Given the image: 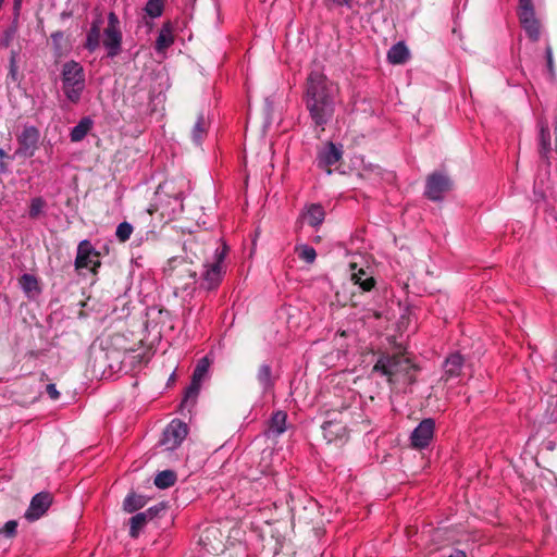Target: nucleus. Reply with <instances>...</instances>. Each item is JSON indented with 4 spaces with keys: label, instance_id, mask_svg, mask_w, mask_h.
<instances>
[{
    "label": "nucleus",
    "instance_id": "nucleus-30",
    "mask_svg": "<svg viewBox=\"0 0 557 557\" xmlns=\"http://www.w3.org/2000/svg\"><path fill=\"white\" fill-rule=\"evenodd\" d=\"M17 53L15 51H11L10 64H9V73L7 75V83L18 85L21 81V75L18 72V66L16 63Z\"/></svg>",
    "mask_w": 557,
    "mask_h": 557
},
{
    "label": "nucleus",
    "instance_id": "nucleus-17",
    "mask_svg": "<svg viewBox=\"0 0 557 557\" xmlns=\"http://www.w3.org/2000/svg\"><path fill=\"white\" fill-rule=\"evenodd\" d=\"M343 158V150L336 147L333 143H327L326 146L319 151L318 162L319 166L326 170L329 174L339 169V161Z\"/></svg>",
    "mask_w": 557,
    "mask_h": 557
},
{
    "label": "nucleus",
    "instance_id": "nucleus-23",
    "mask_svg": "<svg viewBox=\"0 0 557 557\" xmlns=\"http://www.w3.org/2000/svg\"><path fill=\"white\" fill-rule=\"evenodd\" d=\"M409 58V50L404 42H397L387 52V60L392 64H403Z\"/></svg>",
    "mask_w": 557,
    "mask_h": 557
},
{
    "label": "nucleus",
    "instance_id": "nucleus-36",
    "mask_svg": "<svg viewBox=\"0 0 557 557\" xmlns=\"http://www.w3.org/2000/svg\"><path fill=\"white\" fill-rule=\"evenodd\" d=\"M17 525L18 524L16 520H10L5 522L4 525L0 529V534L9 539L15 537L17 532Z\"/></svg>",
    "mask_w": 557,
    "mask_h": 557
},
{
    "label": "nucleus",
    "instance_id": "nucleus-10",
    "mask_svg": "<svg viewBox=\"0 0 557 557\" xmlns=\"http://www.w3.org/2000/svg\"><path fill=\"white\" fill-rule=\"evenodd\" d=\"M18 148L15 151L16 154L24 158H32L39 146L40 132L36 126L25 125L16 136Z\"/></svg>",
    "mask_w": 557,
    "mask_h": 557
},
{
    "label": "nucleus",
    "instance_id": "nucleus-5",
    "mask_svg": "<svg viewBox=\"0 0 557 557\" xmlns=\"http://www.w3.org/2000/svg\"><path fill=\"white\" fill-rule=\"evenodd\" d=\"M164 272L174 283H181L184 289H186L191 282H195L197 276L194 262L186 260L184 257H173L169 259Z\"/></svg>",
    "mask_w": 557,
    "mask_h": 557
},
{
    "label": "nucleus",
    "instance_id": "nucleus-43",
    "mask_svg": "<svg viewBox=\"0 0 557 557\" xmlns=\"http://www.w3.org/2000/svg\"><path fill=\"white\" fill-rule=\"evenodd\" d=\"M442 557H467L466 553L461 549H451L448 555L443 554Z\"/></svg>",
    "mask_w": 557,
    "mask_h": 557
},
{
    "label": "nucleus",
    "instance_id": "nucleus-35",
    "mask_svg": "<svg viewBox=\"0 0 557 557\" xmlns=\"http://www.w3.org/2000/svg\"><path fill=\"white\" fill-rule=\"evenodd\" d=\"M206 133L203 116L199 115L193 129L194 141L199 144Z\"/></svg>",
    "mask_w": 557,
    "mask_h": 557
},
{
    "label": "nucleus",
    "instance_id": "nucleus-42",
    "mask_svg": "<svg viewBox=\"0 0 557 557\" xmlns=\"http://www.w3.org/2000/svg\"><path fill=\"white\" fill-rule=\"evenodd\" d=\"M14 33H15V29H13V28H10V29H8V30L5 32V36H4V38L1 40V45H2L3 47H5V48H7V47H9L10 41L12 40V37H13Z\"/></svg>",
    "mask_w": 557,
    "mask_h": 557
},
{
    "label": "nucleus",
    "instance_id": "nucleus-27",
    "mask_svg": "<svg viewBox=\"0 0 557 557\" xmlns=\"http://www.w3.org/2000/svg\"><path fill=\"white\" fill-rule=\"evenodd\" d=\"M148 519L144 515V512H138L131 517L129 523V536L136 539L139 536L144 527L148 523Z\"/></svg>",
    "mask_w": 557,
    "mask_h": 557
},
{
    "label": "nucleus",
    "instance_id": "nucleus-33",
    "mask_svg": "<svg viewBox=\"0 0 557 557\" xmlns=\"http://www.w3.org/2000/svg\"><path fill=\"white\" fill-rule=\"evenodd\" d=\"M46 207V201L41 197H36L32 199L29 206V218L37 219L40 214H42L44 208Z\"/></svg>",
    "mask_w": 557,
    "mask_h": 557
},
{
    "label": "nucleus",
    "instance_id": "nucleus-2",
    "mask_svg": "<svg viewBox=\"0 0 557 557\" xmlns=\"http://www.w3.org/2000/svg\"><path fill=\"white\" fill-rule=\"evenodd\" d=\"M416 370V364L403 352L383 354L373 367V372L385 376L389 385L412 384Z\"/></svg>",
    "mask_w": 557,
    "mask_h": 557
},
{
    "label": "nucleus",
    "instance_id": "nucleus-1",
    "mask_svg": "<svg viewBox=\"0 0 557 557\" xmlns=\"http://www.w3.org/2000/svg\"><path fill=\"white\" fill-rule=\"evenodd\" d=\"M337 86L326 76L312 71L306 82L305 102L310 116L317 126H323L332 116Z\"/></svg>",
    "mask_w": 557,
    "mask_h": 557
},
{
    "label": "nucleus",
    "instance_id": "nucleus-9",
    "mask_svg": "<svg viewBox=\"0 0 557 557\" xmlns=\"http://www.w3.org/2000/svg\"><path fill=\"white\" fill-rule=\"evenodd\" d=\"M518 16L522 28L525 30L528 37L533 41H537L541 37V24L535 16V11L532 1L528 3H520L518 5Z\"/></svg>",
    "mask_w": 557,
    "mask_h": 557
},
{
    "label": "nucleus",
    "instance_id": "nucleus-13",
    "mask_svg": "<svg viewBox=\"0 0 557 557\" xmlns=\"http://www.w3.org/2000/svg\"><path fill=\"white\" fill-rule=\"evenodd\" d=\"M188 434V426L181 420H173L165 428L161 444L166 450H174L177 448Z\"/></svg>",
    "mask_w": 557,
    "mask_h": 557
},
{
    "label": "nucleus",
    "instance_id": "nucleus-6",
    "mask_svg": "<svg viewBox=\"0 0 557 557\" xmlns=\"http://www.w3.org/2000/svg\"><path fill=\"white\" fill-rule=\"evenodd\" d=\"M350 282L352 284V289L350 288V306H356L352 299L357 292L368 293L376 285V280L370 267H359L357 261H350Z\"/></svg>",
    "mask_w": 557,
    "mask_h": 557
},
{
    "label": "nucleus",
    "instance_id": "nucleus-44",
    "mask_svg": "<svg viewBox=\"0 0 557 557\" xmlns=\"http://www.w3.org/2000/svg\"><path fill=\"white\" fill-rule=\"evenodd\" d=\"M362 104L364 106V108H362V111L363 112H369V113H373V109L371 108V106L369 103H367L366 101L362 102Z\"/></svg>",
    "mask_w": 557,
    "mask_h": 557
},
{
    "label": "nucleus",
    "instance_id": "nucleus-48",
    "mask_svg": "<svg viewBox=\"0 0 557 557\" xmlns=\"http://www.w3.org/2000/svg\"><path fill=\"white\" fill-rule=\"evenodd\" d=\"M338 334H339L341 336L345 337V336H346V331H345V330L339 331V332H338Z\"/></svg>",
    "mask_w": 557,
    "mask_h": 557
},
{
    "label": "nucleus",
    "instance_id": "nucleus-16",
    "mask_svg": "<svg viewBox=\"0 0 557 557\" xmlns=\"http://www.w3.org/2000/svg\"><path fill=\"white\" fill-rule=\"evenodd\" d=\"M435 422L433 419L422 420L410 435L411 446L418 449H423L429 446L433 438Z\"/></svg>",
    "mask_w": 557,
    "mask_h": 557
},
{
    "label": "nucleus",
    "instance_id": "nucleus-26",
    "mask_svg": "<svg viewBox=\"0 0 557 557\" xmlns=\"http://www.w3.org/2000/svg\"><path fill=\"white\" fill-rule=\"evenodd\" d=\"M101 29L97 22H94L89 32L87 33L85 48L90 52L95 51L100 46Z\"/></svg>",
    "mask_w": 557,
    "mask_h": 557
},
{
    "label": "nucleus",
    "instance_id": "nucleus-15",
    "mask_svg": "<svg viewBox=\"0 0 557 557\" xmlns=\"http://www.w3.org/2000/svg\"><path fill=\"white\" fill-rule=\"evenodd\" d=\"M226 247L224 246L222 251L215 250V261L207 267L202 274L201 286L208 290L214 289L219 286L222 280V261L225 257Z\"/></svg>",
    "mask_w": 557,
    "mask_h": 557
},
{
    "label": "nucleus",
    "instance_id": "nucleus-39",
    "mask_svg": "<svg viewBox=\"0 0 557 557\" xmlns=\"http://www.w3.org/2000/svg\"><path fill=\"white\" fill-rule=\"evenodd\" d=\"M545 53H546V62H547V69H548L549 75L552 77H554L555 76V64H554V58H553V49L549 45L546 47Z\"/></svg>",
    "mask_w": 557,
    "mask_h": 557
},
{
    "label": "nucleus",
    "instance_id": "nucleus-31",
    "mask_svg": "<svg viewBox=\"0 0 557 557\" xmlns=\"http://www.w3.org/2000/svg\"><path fill=\"white\" fill-rule=\"evenodd\" d=\"M165 0H148L145 12L148 16L156 18L162 15Z\"/></svg>",
    "mask_w": 557,
    "mask_h": 557
},
{
    "label": "nucleus",
    "instance_id": "nucleus-19",
    "mask_svg": "<svg viewBox=\"0 0 557 557\" xmlns=\"http://www.w3.org/2000/svg\"><path fill=\"white\" fill-rule=\"evenodd\" d=\"M463 364L465 359L460 354H450L444 361L442 380L448 382L460 376Z\"/></svg>",
    "mask_w": 557,
    "mask_h": 557
},
{
    "label": "nucleus",
    "instance_id": "nucleus-4",
    "mask_svg": "<svg viewBox=\"0 0 557 557\" xmlns=\"http://www.w3.org/2000/svg\"><path fill=\"white\" fill-rule=\"evenodd\" d=\"M323 436L327 444L339 442L343 447L347 441V420L345 414L339 410H329L326 420L322 424Z\"/></svg>",
    "mask_w": 557,
    "mask_h": 557
},
{
    "label": "nucleus",
    "instance_id": "nucleus-50",
    "mask_svg": "<svg viewBox=\"0 0 557 557\" xmlns=\"http://www.w3.org/2000/svg\"><path fill=\"white\" fill-rule=\"evenodd\" d=\"M349 258H352V260H351V261H356V260H355V256L349 255Z\"/></svg>",
    "mask_w": 557,
    "mask_h": 557
},
{
    "label": "nucleus",
    "instance_id": "nucleus-28",
    "mask_svg": "<svg viewBox=\"0 0 557 557\" xmlns=\"http://www.w3.org/2000/svg\"><path fill=\"white\" fill-rule=\"evenodd\" d=\"M18 283L24 293L28 296L40 292L38 280L32 274H23L18 280Z\"/></svg>",
    "mask_w": 557,
    "mask_h": 557
},
{
    "label": "nucleus",
    "instance_id": "nucleus-3",
    "mask_svg": "<svg viewBox=\"0 0 557 557\" xmlns=\"http://www.w3.org/2000/svg\"><path fill=\"white\" fill-rule=\"evenodd\" d=\"M61 81L66 99L74 104L78 103L86 87L84 67L74 60L65 62L61 71Z\"/></svg>",
    "mask_w": 557,
    "mask_h": 557
},
{
    "label": "nucleus",
    "instance_id": "nucleus-24",
    "mask_svg": "<svg viewBox=\"0 0 557 557\" xmlns=\"http://www.w3.org/2000/svg\"><path fill=\"white\" fill-rule=\"evenodd\" d=\"M146 505V498L134 492L127 494L123 500V510L128 513H133L141 509Z\"/></svg>",
    "mask_w": 557,
    "mask_h": 557
},
{
    "label": "nucleus",
    "instance_id": "nucleus-8",
    "mask_svg": "<svg viewBox=\"0 0 557 557\" xmlns=\"http://www.w3.org/2000/svg\"><path fill=\"white\" fill-rule=\"evenodd\" d=\"M210 363L211 361L208 356H205L198 360L191 375L190 385L186 388L182 406H188L189 403L190 405L195 404L200 391L201 382L208 373Z\"/></svg>",
    "mask_w": 557,
    "mask_h": 557
},
{
    "label": "nucleus",
    "instance_id": "nucleus-34",
    "mask_svg": "<svg viewBox=\"0 0 557 557\" xmlns=\"http://www.w3.org/2000/svg\"><path fill=\"white\" fill-rule=\"evenodd\" d=\"M132 233H133L132 224H129L128 222H122L117 225L115 235H116V238L121 243H125L126 240L129 239Z\"/></svg>",
    "mask_w": 557,
    "mask_h": 557
},
{
    "label": "nucleus",
    "instance_id": "nucleus-45",
    "mask_svg": "<svg viewBox=\"0 0 557 557\" xmlns=\"http://www.w3.org/2000/svg\"><path fill=\"white\" fill-rule=\"evenodd\" d=\"M8 172V164L5 162H0V174H4Z\"/></svg>",
    "mask_w": 557,
    "mask_h": 557
},
{
    "label": "nucleus",
    "instance_id": "nucleus-14",
    "mask_svg": "<svg viewBox=\"0 0 557 557\" xmlns=\"http://www.w3.org/2000/svg\"><path fill=\"white\" fill-rule=\"evenodd\" d=\"M53 503V495L49 492H40L33 496L30 504L25 511V519L29 522L40 519Z\"/></svg>",
    "mask_w": 557,
    "mask_h": 557
},
{
    "label": "nucleus",
    "instance_id": "nucleus-38",
    "mask_svg": "<svg viewBox=\"0 0 557 557\" xmlns=\"http://www.w3.org/2000/svg\"><path fill=\"white\" fill-rule=\"evenodd\" d=\"M165 509V507L162 505V504H158V505H154L150 508H148L147 510L143 511L144 515L146 516V518L151 521L153 520L156 517L159 516V513L161 511H163Z\"/></svg>",
    "mask_w": 557,
    "mask_h": 557
},
{
    "label": "nucleus",
    "instance_id": "nucleus-46",
    "mask_svg": "<svg viewBox=\"0 0 557 557\" xmlns=\"http://www.w3.org/2000/svg\"><path fill=\"white\" fill-rule=\"evenodd\" d=\"M10 157L7 154V152L0 148V159H9Z\"/></svg>",
    "mask_w": 557,
    "mask_h": 557
},
{
    "label": "nucleus",
    "instance_id": "nucleus-22",
    "mask_svg": "<svg viewBox=\"0 0 557 557\" xmlns=\"http://www.w3.org/2000/svg\"><path fill=\"white\" fill-rule=\"evenodd\" d=\"M287 413L278 410L273 413L268 429L269 436H280L286 431Z\"/></svg>",
    "mask_w": 557,
    "mask_h": 557
},
{
    "label": "nucleus",
    "instance_id": "nucleus-49",
    "mask_svg": "<svg viewBox=\"0 0 557 557\" xmlns=\"http://www.w3.org/2000/svg\"><path fill=\"white\" fill-rule=\"evenodd\" d=\"M3 2H4V0H0V9H1V8H2V5H3Z\"/></svg>",
    "mask_w": 557,
    "mask_h": 557
},
{
    "label": "nucleus",
    "instance_id": "nucleus-25",
    "mask_svg": "<svg viewBox=\"0 0 557 557\" xmlns=\"http://www.w3.org/2000/svg\"><path fill=\"white\" fill-rule=\"evenodd\" d=\"M92 126V122L89 117L82 119L77 125H75L71 131V140L73 143H77L84 139L87 133L90 131Z\"/></svg>",
    "mask_w": 557,
    "mask_h": 557
},
{
    "label": "nucleus",
    "instance_id": "nucleus-21",
    "mask_svg": "<svg viewBox=\"0 0 557 557\" xmlns=\"http://www.w3.org/2000/svg\"><path fill=\"white\" fill-rule=\"evenodd\" d=\"M256 380L258 382L259 388L267 393L274 385V379L272 376V369L269 364H260L256 372Z\"/></svg>",
    "mask_w": 557,
    "mask_h": 557
},
{
    "label": "nucleus",
    "instance_id": "nucleus-7",
    "mask_svg": "<svg viewBox=\"0 0 557 557\" xmlns=\"http://www.w3.org/2000/svg\"><path fill=\"white\" fill-rule=\"evenodd\" d=\"M102 45L108 50L107 55L109 58H114L121 53L122 32L119 17L114 12H110L108 15V25L103 29Z\"/></svg>",
    "mask_w": 557,
    "mask_h": 557
},
{
    "label": "nucleus",
    "instance_id": "nucleus-12",
    "mask_svg": "<svg viewBox=\"0 0 557 557\" xmlns=\"http://www.w3.org/2000/svg\"><path fill=\"white\" fill-rule=\"evenodd\" d=\"M451 188L453 182L447 175L434 172L426 178L424 195L432 201H438Z\"/></svg>",
    "mask_w": 557,
    "mask_h": 557
},
{
    "label": "nucleus",
    "instance_id": "nucleus-47",
    "mask_svg": "<svg viewBox=\"0 0 557 557\" xmlns=\"http://www.w3.org/2000/svg\"><path fill=\"white\" fill-rule=\"evenodd\" d=\"M147 211H148V213H149L150 215H152V214H153V212H156V211H157V207H152V206H151Z\"/></svg>",
    "mask_w": 557,
    "mask_h": 557
},
{
    "label": "nucleus",
    "instance_id": "nucleus-11",
    "mask_svg": "<svg viewBox=\"0 0 557 557\" xmlns=\"http://www.w3.org/2000/svg\"><path fill=\"white\" fill-rule=\"evenodd\" d=\"M99 256V252L95 250L89 240H82L77 247L75 269L81 270L88 268L94 274H96L97 269L101 265Z\"/></svg>",
    "mask_w": 557,
    "mask_h": 557
},
{
    "label": "nucleus",
    "instance_id": "nucleus-41",
    "mask_svg": "<svg viewBox=\"0 0 557 557\" xmlns=\"http://www.w3.org/2000/svg\"><path fill=\"white\" fill-rule=\"evenodd\" d=\"M550 136L547 129H541V143L544 149H548L550 146Z\"/></svg>",
    "mask_w": 557,
    "mask_h": 557
},
{
    "label": "nucleus",
    "instance_id": "nucleus-20",
    "mask_svg": "<svg viewBox=\"0 0 557 557\" xmlns=\"http://www.w3.org/2000/svg\"><path fill=\"white\" fill-rule=\"evenodd\" d=\"M325 212L321 205L319 203H311L307 207L306 211L302 212L301 219L307 221V223L312 226L317 227L324 221Z\"/></svg>",
    "mask_w": 557,
    "mask_h": 557
},
{
    "label": "nucleus",
    "instance_id": "nucleus-37",
    "mask_svg": "<svg viewBox=\"0 0 557 557\" xmlns=\"http://www.w3.org/2000/svg\"><path fill=\"white\" fill-rule=\"evenodd\" d=\"M173 42V38L170 35L164 34L161 32L156 40V49L158 51H162L170 47Z\"/></svg>",
    "mask_w": 557,
    "mask_h": 557
},
{
    "label": "nucleus",
    "instance_id": "nucleus-29",
    "mask_svg": "<svg viewBox=\"0 0 557 557\" xmlns=\"http://www.w3.org/2000/svg\"><path fill=\"white\" fill-rule=\"evenodd\" d=\"M153 482L159 488L171 487L176 482V473L172 470H163L156 475Z\"/></svg>",
    "mask_w": 557,
    "mask_h": 557
},
{
    "label": "nucleus",
    "instance_id": "nucleus-32",
    "mask_svg": "<svg viewBox=\"0 0 557 557\" xmlns=\"http://www.w3.org/2000/svg\"><path fill=\"white\" fill-rule=\"evenodd\" d=\"M296 251L298 257L307 263H313L317 258L314 248L309 245L297 246Z\"/></svg>",
    "mask_w": 557,
    "mask_h": 557
},
{
    "label": "nucleus",
    "instance_id": "nucleus-18",
    "mask_svg": "<svg viewBox=\"0 0 557 557\" xmlns=\"http://www.w3.org/2000/svg\"><path fill=\"white\" fill-rule=\"evenodd\" d=\"M224 539L219 528L208 527L200 536V543L209 554L219 555L225 549Z\"/></svg>",
    "mask_w": 557,
    "mask_h": 557
},
{
    "label": "nucleus",
    "instance_id": "nucleus-40",
    "mask_svg": "<svg viewBox=\"0 0 557 557\" xmlns=\"http://www.w3.org/2000/svg\"><path fill=\"white\" fill-rule=\"evenodd\" d=\"M46 392L52 400H58L60 398V393L57 389L55 384H48Z\"/></svg>",
    "mask_w": 557,
    "mask_h": 557
}]
</instances>
